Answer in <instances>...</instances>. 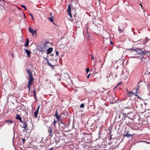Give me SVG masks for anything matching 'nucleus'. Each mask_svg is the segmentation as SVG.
<instances>
[{
    "instance_id": "nucleus-1",
    "label": "nucleus",
    "mask_w": 150,
    "mask_h": 150,
    "mask_svg": "<svg viewBox=\"0 0 150 150\" xmlns=\"http://www.w3.org/2000/svg\"><path fill=\"white\" fill-rule=\"evenodd\" d=\"M26 70L29 77L27 86L28 88L29 91H30L31 85L33 82L34 79L30 71L28 69H26Z\"/></svg>"
},
{
    "instance_id": "nucleus-2",
    "label": "nucleus",
    "mask_w": 150,
    "mask_h": 150,
    "mask_svg": "<svg viewBox=\"0 0 150 150\" xmlns=\"http://www.w3.org/2000/svg\"><path fill=\"white\" fill-rule=\"evenodd\" d=\"M141 83H142V82L141 81H140L138 83V87L136 89V92L135 93L133 92H129L127 89V92L128 93L127 95L129 96L132 97L134 95L135 96H138V95H137V91L138 89L140 88L139 86L141 85L140 84Z\"/></svg>"
},
{
    "instance_id": "nucleus-3",
    "label": "nucleus",
    "mask_w": 150,
    "mask_h": 150,
    "mask_svg": "<svg viewBox=\"0 0 150 150\" xmlns=\"http://www.w3.org/2000/svg\"><path fill=\"white\" fill-rule=\"evenodd\" d=\"M63 115H64V113L62 112L60 115H58L57 110L55 112V116L57 118V120H60V118H62Z\"/></svg>"
},
{
    "instance_id": "nucleus-4",
    "label": "nucleus",
    "mask_w": 150,
    "mask_h": 150,
    "mask_svg": "<svg viewBox=\"0 0 150 150\" xmlns=\"http://www.w3.org/2000/svg\"><path fill=\"white\" fill-rule=\"evenodd\" d=\"M71 6L70 4H69L68 6V9H67V13L68 15H69V16L72 18V15L71 13Z\"/></svg>"
},
{
    "instance_id": "nucleus-5",
    "label": "nucleus",
    "mask_w": 150,
    "mask_h": 150,
    "mask_svg": "<svg viewBox=\"0 0 150 150\" xmlns=\"http://www.w3.org/2000/svg\"><path fill=\"white\" fill-rule=\"evenodd\" d=\"M52 129H53L52 127H50L48 130V132L49 133V135L51 137H52L53 135L52 133Z\"/></svg>"
},
{
    "instance_id": "nucleus-6",
    "label": "nucleus",
    "mask_w": 150,
    "mask_h": 150,
    "mask_svg": "<svg viewBox=\"0 0 150 150\" xmlns=\"http://www.w3.org/2000/svg\"><path fill=\"white\" fill-rule=\"evenodd\" d=\"M40 107V105L38 107L37 110L34 112V117L35 118H37L38 117V113Z\"/></svg>"
},
{
    "instance_id": "nucleus-7",
    "label": "nucleus",
    "mask_w": 150,
    "mask_h": 150,
    "mask_svg": "<svg viewBox=\"0 0 150 150\" xmlns=\"http://www.w3.org/2000/svg\"><path fill=\"white\" fill-rule=\"evenodd\" d=\"M22 124H23V125L22 126V127L24 128V129L23 130V131H25V132L26 130H27V125L26 123L25 122H24L22 123Z\"/></svg>"
},
{
    "instance_id": "nucleus-8",
    "label": "nucleus",
    "mask_w": 150,
    "mask_h": 150,
    "mask_svg": "<svg viewBox=\"0 0 150 150\" xmlns=\"http://www.w3.org/2000/svg\"><path fill=\"white\" fill-rule=\"evenodd\" d=\"M25 52L27 54L28 57L29 58L30 57V54L31 53V51L30 50H28L27 49H25Z\"/></svg>"
},
{
    "instance_id": "nucleus-9",
    "label": "nucleus",
    "mask_w": 150,
    "mask_h": 150,
    "mask_svg": "<svg viewBox=\"0 0 150 150\" xmlns=\"http://www.w3.org/2000/svg\"><path fill=\"white\" fill-rule=\"evenodd\" d=\"M53 50V49L52 48L50 47H49L47 50V54H49L50 53L52 52Z\"/></svg>"
},
{
    "instance_id": "nucleus-10",
    "label": "nucleus",
    "mask_w": 150,
    "mask_h": 150,
    "mask_svg": "<svg viewBox=\"0 0 150 150\" xmlns=\"http://www.w3.org/2000/svg\"><path fill=\"white\" fill-rule=\"evenodd\" d=\"M13 121H12V120H5V122L6 123H8L9 124H11L12 123H13Z\"/></svg>"
},
{
    "instance_id": "nucleus-11",
    "label": "nucleus",
    "mask_w": 150,
    "mask_h": 150,
    "mask_svg": "<svg viewBox=\"0 0 150 150\" xmlns=\"http://www.w3.org/2000/svg\"><path fill=\"white\" fill-rule=\"evenodd\" d=\"M46 59H47V64L49 66H50L53 69H54V66L52 65V64H51L49 62L48 59H47V58Z\"/></svg>"
},
{
    "instance_id": "nucleus-12",
    "label": "nucleus",
    "mask_w": 150,
    "mask_h": 150,
    "mask_svg": "<svg viewBox=\"0 0 150 150\" xmlns=\"http://www.w3.org/2000/svg\"><path fill=\"white\" fill-rule=\"evenodd\" d=\"M132 135L129 134L128 133H127L126 134L124 135V137H126L128 138H130V137H132Z\"/></svg>"
},
{
    "instance_id": "nucleus-13",
    "label": "nucleus",
    "mask_w": 150,
    "mask_h": 150,
    "mask_svg": "<svg viewBox=\"0 0 150 150\" xmlns=\"http://www.w3.org/2000/svg\"><path fill=\"white\" fill-rule=\"evenodd\" d=\"M129 114V113L128 112L127 113H125L124 112V110H123V116L125 117H127V115Z\"/></svg>"
},
{
    "instance_id": "nucleus-14",
    "label": "nucleus",
    "mask_w": 150,
    "mask_h": 150,
    "mask_svg": "<svg viewBox=\"0 0 150 150\" xmlns=\"http://www.w3.org/2000/svg\"><path fill=\"white\" fill-rule=\"evenodd\" d=\"M137 52L138 54H144L143 52L141 50H139V49L137 50Z\"/></svg>"
},
{
    "instance_id": "nucleus-15",
    "label": "nucleus",
    "mask_w": 150,
    "mask_h": 150,
    "mask_svg": "<svg viewBox=\"0 0 150 150\" xmlns=\"http://www.w3.org/2000/svg\"><path fill=\"white\" fill-rule=\"evenodd\" d=\"M29 43V39H28V38L27 39L26 42L25 44L24 45L25 47H28V46Z\"/></svg>"
},
{
    "instance_id": "nucleus-16",
    "label": "nucleus",
    "mask_w": 150,
    "mask_h": 150,
    "mask_svg": "<svg viewBox=\"0 0 150 150\" xmlns=\"http://www.w3.org/2000/svg\"><path fill=\"white\" fill-rule=\"evenodd\" d=\"M33 93H34V98L35 99L36 101H37V100L36 98V91L35 90L33 91Z\"/></svg>"
},
{
    "instance_id": "nucleus-17",
    "label": "nucleus",
    "mask_w": 150,
    "mask_h": 150,
    "mask_svg": "<svg viewBox=\"0 0 150 150\" xmlns=\"http://www.w3.org/2000/svg\"><path fill=\"white\" fill-rule=\"evenodd\" d=\"M21 118V117L18 114H17L16 115V117H15L16 119L18 120H19L20 118Z\"/></svg>"
},
{
    "instance_id": "nucleus-18",
    "label": "nucleus",
    "mask_w": 150,
    "mask_h": 150,
    "mask_svg": "<svg viewBox=\"0 0 150 150\" xmlns=\"http://www.w3.org/2000/svg\"><path fill=\"white\" fill-rule=\"evenodd\" d=\"M47 19L49 20L50 22H52L54 21L52 17H51L50 18H48Z\"/></svg>"
},
{
    "instance_id": "nucleus-19",
    "label": "nucleus",
    "mask_w": 150,
    "mask_h": 150,
    "mask_svg": "<svg viewBox=\"0 0 150 150\" xmlns=\"http://www.w3.org/2000/svg\"><path fill=\"white\" fill-rule=\"evenodd\" d=\"M29 31L30 33H33L34 31L33 29L29 27L28 28Z\"/></svg>"
},
{
    "instance_id": "nucleus-20",
    "label": "nucleus",
    "mask_w": 150,
    "mask_h": 150,
    "mask_svg": "<svg viewBox=\"0 0 150 150\" xmlns=\"http://www.w3.org/2000/svg\"><path fill=\"white\" fill-rule=\"evenodd\" d=\"M121 83V82H120L119 83H117V85L114 88V89H115L118 86H119L120 85Z\"/></svg>"
},
{
    "instance_id": "nucleus-21",
    "label": "nucleus",
    "mask_w": 150,
    "mask_h": 150,
    "mask_svg": "<svg viewBox=\"0 0 150 150\" xmlns=\"http://www.w3.org/2000/svg\"><path fill=\"white\" fill-rule=\"evenodd\" d=\"M119 31L120 32H122L123 31V30H122L120 26L118 27V29Z\"/></svg>"
},
{
    "instance_id": "nucleus-22",
    "label": "nucleus",
    "mask_w": 150,
    "mask_h": 150,
    "mask_svg": "<svg viewBox=\"0 0 150 150\" xmlns=\"http://www.w3.org/2000/svg\"><path fill=\"white\" fill-rule=\"evenodd\" d=\"M21 6L22 7V8L24 9L25 10H26V8L25 5H21Z\"/></svg>"
},
{
    "instance_id": "nucleus-23",
    "label": "nucleus",
    "mask_w": 150,
    "mask_h": 150,
    "mask_svg": "<svg viewBox=\"0 0 150 150\" xmlns=\"http://www.w3.org/2000/svg\"><path fill=\"white\" fill-rule=\"evenodd\" d=\"M84 105L83 103H82L80 106V108H83L84 107Z\"/></svg>"
},
{
    "instance_id": "nucleus-24",
    "label": "nucleus",
    "mask_w": 150,
    "mask_h": 150,
    "mask_svg": "<svg viewBox=\"0 0 150 150\" xmlns=\"http://www.w3.org/2000/svg\"><path fill=\"white\" fill-rule=\"evenodd\" d=\"M56 54L57 56H58L59 55V52L57 51H56Z\"/></svg>"
},
{
    "instance_id": "nucleus-25",
    "label": "nucleus",
    "mask_w": 150,
    "mask_h": 150,
    "mask_svg": "<svg viewBox=\"0 0 150 150\" xmlns=\"http://www.w3.org/2000/svg\"><path fill=\"white\" fill-rule=\"evenodd\" d=\"M90 71V69L88 68H86V72L87 73H88V72Z\"/></svg>"
},
{
    "instance_id": "nucleus-26",
    "label": "nucleus",
    "mask_w": 150,
    "mask_h": 150,
    "mask_svg": "<svg viewBox=\"0 0 150 150\" xmlns=\"http://www.w3.org/2000/svg\"><path fill=\"white\" fill-rule=\"evenodd\" d=\"M56 122H57L54 119V120L53 122V123L54 125L55 126Z\"/></svg>"
},
{
    "instance_id": "nucleus-27",
    "label": "nucleus",
    "mask_w": 150,
    "mask_h": 150,
    "mask_svg": "<svg viewBox=\"0 0 150 150\" xmlns=\"http://www.w3.org/2000/svg\"><path fill=\"white\" fill-rule=\"evenodd\" d=\"M19 120H20V121L21 123L24 122V121H22V119H21V117Z\"/></svg>"
},
{
    "instance_id": "nucleus-28",
    "label": "nucleus",
    "mask_w": 150,
    "mask_h": 150,
    "mask_svg": "<svg viewBox=\"0 0 150 150\" xmlns=\"http://www.w3.org/2000/svg\"><path fill=\"white\" fill-rule=\"evenodd\" d=\"M91 59L93 60H94V57H93V55L92 54H91Z\"/></svg>"
},
{
    "instance_id": "nucleus-29",
    "label": "nucleus",
    "mask_w": 150,
    "mask_h": 150,
    "mask_svg": "<svg viewBox=\"0 0 150 150\" xmlns=\"http://www.w3.org/2000/svg\"><path fill=\"white\" fill-rule=\"evenodd\" d=\"M30 15L31 17V18H32V19L33 20H34V19H33V16L31 14H30Z\"/></svg>"
},
{
    "instance_id": "nucleus-30",
    "label": "nucleus",
    "mask_w": 150,
    "mask_h": 150,
    "mask_svg": "<svg viewBox=\"0 0 150 150\" xmlns=\"http://www.w3.org/2000/svg\"><path fill=\"white\" fill-rule=\"evenodd\" d=\"M36 30H35L34 31H33V33H32V35H33L34 34V33H36Z\"/></svg>"
},
{
    "instance_id": "nucleus-31",
    "label": "nucleus",
    "mask_w": 150,
    "mask_h": 150,
    "mask_svg": "<svg viewBox=\"0 0 150 150\" xmlns=\"http://www.w3.org/2000/svg\"><path fill=\"white\" fill-rule=\"evenodd\" d=\"M22 140H23V143H24L25 140V139H22Z\"/></svg>"
},
{
    "instance_id": "nucleus-32",
    "label": "nucleus",
    "mask_w": 150,
    "mask_h": 150,
    "mask_svg": "<svg viewBox=\"0 0 150 150\" xmlns=\"http://www.w3.org/2000/svg\"><path fill=\"white\" fill-rule=\"evenodd\" d=\"M139 5H141V8H142V9H143V6L142 5V4H141V3H140V4H139Z\"/></svg>"
},
{
    "instance_id": "nucleus-33",
    "label": "nucleus",
    "mask_w": 150,
    "mask_h": 150,
    "mask_svg": "<svg viewBox=\"0 0 150 150\" xmlns=\"http://www.w3.org/2000/svg\"><path fill=\"white\" fill-rule=\"evenodd\" d=\"M147 73L149 74H150V72L147 71V72L145 73V74H146Z\"/></svg>"
},
{
    "instance_id": "nucleus-34",
    "label": "nucleus",
    "mask_w": 150,
    "mask_h": 150,
    "mask_svg": "<svg viewBox=\"0 0 150 150\" xmlns=\"http://www.w3.org/2000/svg\"><path fill=\"white\" fill-rule=\"evenodd\" d=\"M90 74H89L88 75V76H87V78H89V76H90Z\"/></svg>"
},
{
    "instance_id": "nucleus-35",
    "label": "nucleus",
    "mask_w": 150,
    "mask_h": 150,
    "mask_svg": "<svg viewBox=\"0 0 150 150\" xmlns=\"http://www.w3.org/2000/svg\"><path fill=\"white\" fill-rule=\"evenodd\" d=\"M98 1L99 2V4L100 5V0Z\"/></svg>"
},
{
    "instance_id": "nucleus-36",
    "label": "nucleus",
    "mask_w": 150,
    "mask_h": 150,
    "mask_svg": "<svg viewBox=\"0 0 150 150\" xmlns=\"http://www.w3.org/2000/svg\"><path fill=\"white\" fill-rule=\"evenodd\" d=\"M3 1V3H4V0H0V1Z\"/></svg>"
},
{
    "instance_id": "nucleus-37",
    "label": "nucleus",
    "mask_w": 150,
    "mask_h": 150,
    "mask_svg": "<svg viewBox=\"0 0 150 150\" xmlns=\"http://www.w3.org/2000/svg\"><path fill=\"white\" fill-rule=\"evenodd\" d=\"M52 149H53V148H51L50 149L48 150H52Z\"/></svg>"
},
{
    "instance_id": "nucleus-38",
    "label": "nucleus",
    "mask_w": 150,
    "mask_h": 150,
    "mask_svg": "<svg viewBox=\"0 0 150 150\" xmlns=\"http://www.w3.org/2000/svg\"><path fill=\"white\" fill-rule=\"evenodd\" d=\"M110 43L111 44H113V42L112 41H111L110 42Z\"/></svg>"
},
{
    "instance_id": "nucleus-39",
    "label": "nucleus",
    "mask_w": 150,
    "mask_h": 150,
    "mask_svg": "<svg viewBox=\"0 0 150 150\" xmlns=\"http://www.w3.org/2000/svg\"><path fill=\"white\" fill-rule=\"evenodd\" d=\"M52 13H50V15H51V16H52V17L53 16H52Z\"/></svg>"
},
{
    "instance_id": "nucleus-40",
    "label": "nucleus",
    "mask_w": 150,
    "mask_h": 150,
    "mask_svg": "<svg viewBox=\"0 0 150 150\" xmlns=\"http://www.w3.org/2000/svg\"><path fill=\"white\" fill-rule=\"evenodd\" d=\"M127 132V133H128V132H129V131H126Z\"/></svg>"
},
{
    "instance_id": "nucleus-41",
    "label": "nucleus",
    "mask_w": 150,
    "mask_h": 150,
    "mask_svg": "<svg viewBox=\"0 0 150 150\" xmlns=\"http://www.w3.org/2000/svg\"><path fill=\"white\" fill-rule=\"evenodd\" d=\"M146 143H148V144H149L150 143V142H145Z\"/></svg>"
},
{
    "instance_id": "nucleus-42",
    "label": "nucleus",
    "mask_w": 150,
    "mask_h": 150,
    "mask_svg": "<svg viewBox=\"0 0 150 150\" xmlns=\"http://www.w3.org/2000/svg\"><path fill=\"white\" fill-rule=\"evenodd\" d=\"M11 54L13 56V55L12 54Z\"/></svg>"
},
{
    "instance_id": "nucleus-43",
    "label": "nucleus",
    "mask_w": 150,
    "mask_h": 150,
    "mask_svg": "<svg viewBox=\"0 0 150 150\" xmlns=\"http://www.w3.org/2000/svg\"><path fill=\"white\" fill-rule=\"evenodd\" d=\"M148 86H149V85H148Z\"/></svg>"
}]
</instances>
